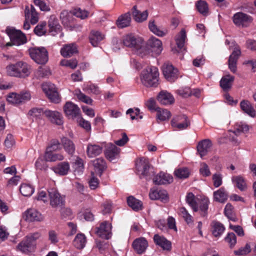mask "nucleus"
Segmentation results:
<instances>
[{
    "label": "nucleus",
    "mask_w": 256,
    "mask_h": 256,
    "mask_svg": "<svg viewBox=\"0 0 256 256\" xmlns=\"http://www.w3.org/2000/svg\"><path fill=\"white\" fill-rule=\"evenodd\" d=\"M93 165L95 170L98 172V174L100 176L103 172L106 169V163L102 158H98L93 160Z\"/></svg>",
    "instance_id": "7c9ffc66"
},
{
    "label": "nucleus",
    "mask_w": 256,
    "mask_h": 256,
    "mask_svg": "<svg viewBox=\"0 0 256 256\" xmlns=\"http://www.w3.org/2000/svg\"><path fill=\"white\" fill-rule=\"evenodd\" d=\"M112 226L110 224H108L106 222H104L101 224L99 227L97 228L96 232V234L102 239L108 240L111 238Z\"/></svg>",
    "instance_id": "9b49d317"
},
{
    "label": "nucleus",
    "mask_w": 256,
    "mask_h": 256,
    "mask_svg": "<svg viewBox=\"0 0 256 256\" xmlns=\"http://www.w3.org/2000/svg\"><path fill=\"white\" fill-rule=\"evenodd\" d=\"M232 181L234 186L240 191H245L247 189V184L246 180L242 176H233L232 178Z\"/></svg>",
    "instance_id": "cd10ccee"
},
{
    "label": "nucleus",
    "mask_w": 256,
    "mask_h": 256,
    "mask_svg": "<svg viewBox=\"0 0 256 256\" xmlns=\"http://www.w3.org/2000/svg\"><path fill=\"white\" fill-rule=\"evenodd\" d=\"M60 52L64 58H69L78 52V46L74 43L66 44L61 48Z\"/></svg>",
    "instance_id": "f3484780"
},
{
    "label": "nucleus",
    "mask_w": 256,
    "mask_h": 256,
    "mask_svg": "<svg viewBox=\"0 0 256 256\" xmlns=\"http://www.w3.org/2000/svg\"><path fill=\"white\" fill-rule=\"evenodd\" d=\"M136 50H137L138 54L142 57L146 56L152 52L148 46H142V44H140V46Z\"/></svg>",
    "instance_id": "680f3d73"
},
{
    "label": "nucleus",
    "mask_w": 256,
    "mask_h": 256,
    "mask_svg": "<svg viewBox=\"0 0 256 256\" xmlns=\"http://www.w3.org/2000/svg\"><path fill=\"white\" fill-rule=\"evenodd\" d=\"M176 93L184 98H187L191 96L192 92L191 90L189 88L186 87L178 90H176Z\"/></svg>",
    "instance_id": "774afa93"
},
{
    "label": "nucleus",
    "mask_w": 256,
    "mask_h": 256,
    "mask_svg": "<svg viewBox=\"0 0 256 256\" xmlns=\"http://www.w3.org/2000/svg\"><path fill=\"white\" fill-rule=\"evenodd\" d=\"M242 110L252 117L256 115V112L250 102L247 100H242L240 102Z\"/></svg>",
    "instance_id": "c85d7f7f"
},
{
    "label": "nucleus",
    "mask_w": 256,
    "mask_h": 256,
    "mask_svg": "<svg viewBox=\"0 0 256 256\" xmlns=\"http://www.w3.org/2000/svg\"><path fill=\"white\" fill-rule=\"evenodd\" d=\"M130 21V12H127L118 18L116 22V24L119 28H122L129 26Z\"/></svg>",
    "instance_id": "2f4dec72"
},
{
    "label": "nucleus",
    "mask_w": 256,
    "mask_h": 256,
    "mask_svg": "<svg viewBox=\"0 0 256 256\" xmlns=\"http://www.w3.org/2000/svg\"><path fill=\"white\" fill-rule=\"evenodd\" d=\"M171 123L173 128L179 130L186 129L190 125V121L184 115L178 116L174 118L172 120Z\"/></svg>",
    "instance_id": "f8f14e48"
},
{
    "label": "nucleus",
    "mask_w": 256,
    "mask_h": 256,
    "mask_svg": "<svg viewBox=\"0 0 256 256\" xmlns=\"http://www.w3.org/2000/svg\"><path fill=\"white\" fill-rule=\"evenodd\" d=\"M26 220L28 222H40L42 220V214L34 208L28 209L24 212Z\"/></svg>",
    "instance_id": "aec40b11"
},
{
    "label": "nucleus",
    "mask_w": 256,
    "mask_h": 256,
    "mask_svg": "<svg viewBox=\"0 0 256 256\" xmlns=\"http://www.w3.org/2000/svg\"><path fill=\"white\" fill-rule=\"evenodd\" d=\"M18 249L24 253L34 250L35 244L33 241H22L17 246Z\"/></svg>",
    "instance_id": "c756f323"
},
{
    "label": "nucleus",
    "mask_w": 256,
    "mask_h": 256,
    "mask_svg": "<svg viewBox=\"0 0 256 256\" xmlns=\"http://www.w3.org/2000/svg\"><path fill=\"white\" fill-rule=\"evenodd\" d=\"M49 30L50 32H58L61 30V26L55 18H50L48 22Z\"/></svg>",
    "instance_id": "37998d69"
},
{
    "label": "nucleus",
    "mask_w": 256,
    "mask_h": 256,
    "mask_svg": "<svg viewBox=\"0 0 256 256\" xmlns=\"http://www.w3.org/2000/svg\"><path fill=\"white\" fill-rule=\"evenodd\" d=\"M78 122L79 125L84 128L86 130H90L91 129V125L88 121L82 118L79 116L78 118Z\"/></svg>",
    "instance_id": "338daca9"
},
{
    "label": "nucleus",
    "mask_w": 256,
    "mask_h": 256,
    "mask_svg": "<svg viewBox=\"0 0 256 256\" xmlns=\"http://www.w3.org/2000/svg\"><path fill=\"white\" fill-rule=\"evenodd\" d=\"M198 11L202 14L206 16L208 14V8L207 3L204 0H200L196 4Z\"/></svg>",
    "instance_id": "09e8293b"
},
{
    "label": "nucleus",
    "mask_w": 256,
    "mask_h": 256,
    "mask_svg": "<svg viewBox=\"0 0 256 256\" xmlns=\"http://www.w3.org/2000/svg\"><path fill=\"white\" fill-rule=\"evenodd\" d=\"M150 164L148 158H140L136 162V168L140 175V178H145L146 180H150L148 170Z\"/></svg>",
    "instance_id": "6e6552de"
},
{
    "label": "nucleus",
    "mask_w": 256,
    "mask_h": 256,
    "mask_svg": "<svg viewBox=\"0 0 256 256\" xmlns=\"http://www.w3.org/2000/svg\"><path fill=\"white\" fill-rule=\"evenodd\" d=\"M176 176L180 178H187L190 174L188 170L186 168H180L174 171Z\"/></svg>",
    "instance_id": "13d9d810"
},
{
    "label": "nucleus",
    "mask_w": 256,
    "mask_h": 256,
    "mask_svg": "<svg viewBox=\"0 0 256 256\" xmlns=\"http://www.w3.org/2000/svg\"><path fill=\"white\" fill-rule=\"evenodd\" d=\"M162 72L164 78L170 82H174L178 78V71L172 64L164 63L162 66Z\"/></svg>",
    "instance_id": "1a4fd4ad"
},
{
    "label": "nucleus",
    "mask_w": 256,
    "mask_h": 256,
    "mask_svg": "<svg viewBox=\"0 0 256 256\" xmlns=\"http://www.w3.org/2000/svg\"><path fill=\"white\" fill-rule=\"evenodd\" d=\"M31 67L27 63L20 61L14 64H10L6 67L8 75L11 76L24 78L30 74Z\"/></svg>",
    "instance_id": "f257e3e1"
},
{
    "label": "nucleus",
    "mask_w": 256,
    "mask_h": 256,
    "mask_svg": "<svg viewBox=\"0 0 256 256\" xmlns=\"http://www.w3.org/2000/svg\"><path fill=\"white\" fill-rule=\"evenodd\" d=\"M34 4L40 8L41 10L48 12L50 10V8L48 5L43 0H34Z\"/></svg>",
    "instance_id": "69168bd1"
},
{
    "label": "nucleus",
    "mask_w": 256,
    "mask_h": 256,
    "mask_svg": "<svg viewBox=\"0 0 256 256\" xmlns=\"http://www.w3.org/2000/svg\"><path fill=\"white\" fill-rule=\"evenodd\" d=\"M148 27L150 30L159 36H163L166 34L167 31L160 30L155 24L154 21L149 22Z\"/></svg>",
    "instance_id": "49530a36"
},
{
    "label": "nucleus",
    "mask_w": 256,
    "mask_h": 256,
    "mask_svg": "<svg viewBox=\"0 0 256 256\" xmlns=\"http://www.w3.org/2000/svg\"><path fill=\"white\" fill-rule=\"evenodd\" d=\"M26 16L30 18L32 24H36L38 20V16L34 6H32L30 12H26Z\"/></svg>",
    "instance_id": "a18cd8bd"
},
{
    "label": "nucleus",
    "mask_w": 256,
    "mask_h": 256,
    "mask_svg": "<svg viewBox=\"0 0 256 256\" xmlns=\"http://www.w3.org/2000/svg\"><path fill=\"white\" fill-rule=\"evenodd\" d=\"M186 38V32L184 29H182L180 34L176 38V44L180 49L183 48Z\"/></svg>",
    "instance_id": "79ce46f5"
},
{
    "label": "nucleus",
    "mask_w": 256,
    "mask_h": 256,
    "mask_svg": "<svg viewBox=\"0 0 256 256\" xmlns=\"http://www.w3.org/2000/svg\"><path fill=\"white\" fill-rule=\"evenodd\" d=\"M46 22H42L38 24L34 29V32L38 36L44 35L46 32Z\"/></svg>",
    "instance_id": "3c124183"
},
{
    "label": "nucleus",
    "mask_w": 256,
    "mask_h": 256,
    "mask_svg": "<svg viewBox=\"0 0 256 256\" xmlns=\"http://www.w3.org/2000/svg\"><path fill=\"white\" fill-rule=\"evenodd\" d=\"M212 146V142L208 139L202 140L198 144L197 150L201 158L208 154Z\"/></svg>",
    "instance_id": "5701e85b"
},
{
    "label": "nucleus",
    "mask_w": 256,
    "mask_h": 256,
    "mask_svg": "<svg viewBox=\"0 0 256 256\" xmlns=\"http://www.w3.org/2000/svg\"><path fill=\"white\" fill-rule=\"evenodd\" d=\"M50 204L52 208L62 207L64 205V199L57 190L50 188L48 190Z\"/></svg>",
    "instance_id": "0eeeda50"
},
{
    "label": "nucleus",
    "mask_w": 256,
    "mask_h": 256,
    "mask_svg": "<svg viewBox=\"0 0 256 256\" xmlns=\"http://www.w3.org/2000/svg\"><path fill=\"white\" fill-rule=\"evenodd\" d=\"M69 170L70 165L66 162H60L54 168V172L61 176L66 175Z\"/></svg>",
    "instance_id": "473e14b6"
},
{
    "label": "nucleus",
    "mask_w": 256,
    "mask_h": 256,
    "mask_svg": "<svg viewBox=\"0 0 256 256\" xmlns=\"http://www.w3.org/2000/svg\"><path fill=\"white\" fill-rule=\"evenodd\" d=\"M232 20L234 24L238 27H247L252 22V17L246 14L238 12L234 14Z\"/></svg>",
    "instance_id": "9d476101"
},
{
    "label": "nucleus",
    "mask_w": 256,
    "mask_h": 256,
    "mask_svg": "<svg viewBox=\"0 0 256 256\" xmlns=\"http://www.w3.org/2000/svg\"><path fill=\"white\" fill-rule=\"evenodd\" d=\"M8 102L12 104H20V100L19 94L12 92L7 96Z\"/></svg>",
    "instance_id": "6e6d98bb"
},
{
    "label": "nucleus",
    "mask_w": 256,
    "mask_h": 256,
    "mask_svg": "<svg viewBox=\"0 0 256 256\" xmlns=\"http://www.w3.org/2000/svg\"><path fill=\"white\" fill-rule=\"evenodd\" d=\"M123 43L126 46L136 50L140 46V44L142 43V40L130 34L124 38Z\"/></svg>",
    "instance_id": "dca6fc26"
},
{
    "label": "nucleus",
    "mask_w": 256,
    "mask_h": 256,
    "mask_svg": "<svg viewBox=\"0 0 256 256\" xmlns=\"http://www.w3.org/2000/svg\"><path fill=\"white\" fill-rule=\"evenodd\" d=\"M132 10V16L136 22H141L147 19L148 16V12L147 10L141 12L137 9L136 6H134Z\"/></svg>",
    "instance_id": "a878e982"
},
{
    "label": "nucleus",
    "mask_w": 256,
    "mask_h": 256,
    "mask_svg": "<svg viewBox=\"0 0 256 256\" xmlns=\"http://www.w3.org/2000/svg\"><path fill=\"white\" fill-rule=\"evenodd\" d=\"M149 196L152 200H160L164 202H167L168 200V192L164 190L151 188L149 193Z\"/></svg>",
    "instance_id": "ddd939ff"
},
{
    "label": "nucleus",
    "mask_w": 256,
    "mask_h": 256,
    "mask_svg": "<svg viewBox=\"0 0 256 256\" xmlns=\"http://www.w3.org/2000/svg\"><path fill=\"white\" fill-rule=\"evenodd\" d=\"M156 110L157 112V118L160 121L168 120L170 117V112L168 110L162 109L160 108H158L156 109Z\"/></svg>",
    "instance_id": "a19ab883"
},
{
    "label": "nucleus",
    "mask_w": 256,
    "mask_h": 256,
    "mask_svg": "<svg viewBox=\"0 0 256 256\" xmlns=\"http://www.w3.org/2000/svg\"><path fill=\"white\" fill-rule=\"evenodd\" d=\"M214 200L216 202H224L228 198V194L224 188H221L218 190L214 192Z\"/></svg>",
    "instance_id": "e433bc0d"
},
{
    "label": "nucleus",
    "mask_w": 256,
    "mask_h": 256,
    "mask_svg": "<svg viewBox=\"0 0 256 256\" xmlns=\"http://www.w3.org/2000/svg\"><path fill=\"white\" fill-rule=\"evenodd\" d=\"M200 172L203 176H208L210 174V172L208 166L204 162H202L200 164Z\"/></svg>",
    "instance_id": "0e129e2a"
},
{
    "label": "nucleus",
    "mask_w": 256,
    "mask_h": 256,
    "mask_svg": "<svg viewBox=\"0 0 256 256\" xmlns=\"http://www.w3.org/2000/svg\"><path fill=\"white\" fill-rule=\"evenodd\" d=\"M209 202H210L208 198H204L200 200V210L202 212L201 214L203 216H205L206 214Z\"/></svg>",
    "instance_id": "5fc2aeb1"
},
{
    "label": "nucleus",
    "mask_w": 256,
    "mask_h": 256,
    "mask_svg": "<svg viewBox=\"0 0 256 256\" xmlns=\"http://www.w3.org/2000/svg\"><path fill=\"white\" fill-rule=\"evenodd\" d=\"M225 228L224 225L218 222H213L212 223V233L215 237L220 236L224 232Z\"/></svg>",
    "instance_id": "58836bf2"
},
{
    "label": "nucleus",
    "mask_w": 256,
    "mask_h": 256,
    "mask_svg": "<svg viewBox=\"0 0 256 256\" xmlns=\"http://www.w3.org/2000/svg\"><path fill=\"white\" fill-rule=\"evenodd\" d=\"M64 110L70 118H74L80 116V109L77 105L72 102H67L64 106Z\"/></svg>",
    "instance_id": "4468645a"
},
{
    "label": "nucleus",
    "mask_w": 256,
    "mask_h": 256,
    "mask_svg": "<svg viewBox=\"0 0 256 256\" xmlns=\"http://www.w3.org/2000/svg\"><path fill=\"white\" fill-rule=\"evenodd\" d=\"M78 61L76 59H72L70 60H63L60 62V64L62 66L69 67L72 69H74L78 66Z\"/></svg>",
    "instance_id": "bf43d9fd"
},
{
    "label": "nucleus",
    "mask_w": 256,
    "mask_h": 256,
    "mask_svg": "<svg viewBox=\"0 0 256 256\" xmlns=\"http://www.w3.org/2000/svg\"><path fill=\"white\" fill-rule=\"evenodd\" d=\"M156 244L161 248L164 250H170L172 243L170 241H154Z\"/></svg>",
    "instance_id": "e2e57ef3"
},
{
    "label": "nucleus",
    "mask_w": 256,
    "mask_h": 256,
    "mask_svg": "<svg viewBox=\"0 0 256 256\" xmlns=\"http://www.w3.org/2000/svg\"><path fill=\"white\" fill-rule=\"evenodd\" d=\"M148 46L152 52L156 55H159L162 52V42L156 38L152 37L148 40Z\"/></svg>",
    "instance_id": "412c9836"
},
{
    "label": "nucleus",
    "mask_w": 256,
    "mask_h": 256,
    "mask_svg": "<svg viewBox=\"0 0 256 256\" xmlns=\"http://www.w3.org/2000/svg\"><path fill=\"white\" fill-rule=\"evenodd\" d=\"M61 149L60 143L56 139H53L50 140V144L46 148V151L54 152Z\"/></svg>",
    "instance_id": "8fccbe9b"
},
{
    "label": "nucleus",
    "mask_w": 256,
    "mask_h": 256,
    "mask_svg": "<svg viewBox=\"0 0 256 256\" xmlns=\"http://www.w3.org/2000/svg\"><path fill=\"white\" fill-rule=\"evenodd\" d=\"M127 202L128 205L135 211L141 210L142 208V202L132 196L128 198Z\"/></svg>",
    "instance_id": "72a5a7b5"
},
{
    "label": "nucleus",
    "mask_w": 256,
    "mask_h": 256,
    "mask_svg": "<svg viewBox=\"0 0 256 256\" xmlns=\"http://www.w3.org/2000/svg\"><path fill=\"white\" fill-rule=\"evenodd\" d=\"M104 144H103L88 143L86 147V154L89 158H94L102 154Z\"/></svg>",
    "instance_id": "2eb2a0df"
},
{
    "label": "nucleus",
    "mask_w": 256,
    "mask_h": 256,
    "mask_svg": "<svg viewBox=\"0 0 256 256\" xmlns=\"http://www.w3.org/2000/svg\"><path fill=\"white\" fill-rule=\"evenodd\" d=\"M236 130L233 132L236 135L238 134L240 132H246L249 130L248 126L242 122L238 123L235 126Z\"/></svg>",
    "instance_id": "4d7b16f0"
},
{
    "label": "nucleus",
    "mask_w": 256,
    "mask_h": 256,
    "mask_svg": "<svg viewBox=\"0 0 256 256\" xmlns=\"http://www.w3.org/2000/svg\"><path fill=\"white\" fill-rule=\"evenodd\" d=\"M157 100L162 105H170L174 102L173 96L166 90L160 91L157 96Z\"/></svg>",
    "instance_id": "a211bd4d"
},
{
    "label": "nucleus",
    "mask_w": 256,
    "mask_h": 256,
    "mask_svg": "<svg viewBox=\"0 0 256 256\" xmlns=\"http://www.w3.org/2000/svg\"><path fill=\"white\" fill-rule=\"evenodd\" d=\"M84 90L89 94H92L95 95L100 94L101 92L99 87L95 84L87 85L84 87Z\"/></svg>",
    "instance_id": "603ef678"
},
{
    "label": "nucleus",
    "mask_w": 256,
    "mask_h": 256,
    "mask_svg": "<svg viewBox=\"0 0 256 256\" xmlns=\"http://www.w3.org/2000/svg\"><path fill=\"white\" fill-rule=\"evenodd\" d=\"M20 191L24 196H30L34 192V189L32 185L24 183L20 185Z\"/></svg>",
    "instance_id": "ea45409f"
},
{
    "label": "nucleus",
    "mask_w": 256,
    "mask_h": 256,
    "mask_svg": "<svg viewBox=\"0 0 256 256\" xmlns=\"http://www.w3.org/2000/svg\"><path fill=\"white\" fill-rule=\"evenodd\" d=\"M61 142L65 151L70 155H73L75 152V145L73 142L66 137L61 138Z\"/></svg>",
    "instance_id": "bb28decb"
},
{
    "label": "nucleus",
    "mask_w": 256,
    "mask_h": 256,
    "mask_svg": "<svg viewBox=\"0 0 256 256\" xmlns=\"http://www.w3.org/2000/svg\"><path fill=\"white\" fill-rule=\"evenodd\" d=\"M53 152L46 151L44 158L48 162L62 160L64 159V156L61 154H54Z\"/></svg>",
    "instance_id": "4c0bfd02"
},
{
    "label": "nucleus",
    "mask_w": 256,
    "mask_h": 256,
    "mask_svg": "<svg viewBox=\"0 0 256 256\" xmlns=\"http://www.w3.org/2000/svg\"><path fill=\"white\" fill-rule=\"evenodd\" d=\"M74 94L79 100L86 104H92L93 101L92 100L90 97L82 93L80 90H75Z\"/></svg>",
    "instance_id": "c03bdc74"
},
{
    "label": "nucleus",
    "mask_w": 256,
    "mask_h": 256,
    "mask_svg": "<svg viewBox=\"0 0 256 256\" xmlns=\"http://www.w3.org/2000/svg\"><path fill=\"white\" fill-rule=\"evenodd\" d=\"M50 74V70L47 67L40 66L36 72V76L40 78L46 77Z\"/></svg>",
    "instance_id": "864d4df0"
},
{
    "label": "nucleus",
    "mask_w": 256,
    "mask_h": 256,
    "mask_svg": "<svg viewBox=\"0 0 256 256\" xmlns=\"http://www.w3.org/2000/svg\"><path fill=\"white\" fill-rule=\"evenodd\" d=\"M153 181L156 184H169L172 182L173 178L169 174L161 172L154 178Z\"/></svg>",
    "instance_id": "4be33fe9"
},
{
    "label": "nucleus",
    "mask_w": 256,
    "mask_h": 256,
    "mask_svg": "<svg viewBox=\"0 0 256 256\" xmlns=\"http://www.w3.org/2000/svg\"><path fill=\"white\" fill-rule=\"evenodd\" d=\"M230 48H233V50L232 54L230 56L228 64V68L233 73H235L237 70V62L241 55V50L240 47L235 42H232Z\"/></svg>",
    "instance_id": "423d86ee"
},
{
    "label": "nucleus",
    "mask_w": 256,
    "mask_h": 256,
    "mask_svg": "<svg viewBox=\"0 0 256 256\" xmlns=\"http://www.w3.org/2000/svg\"><path fill=\"white\" fill-rule=\"evenodd\" d=\"M104 38L105 36L104 34L96 30H92L89 36L90 42L94 47L97 46Z\"/></svg>",
    "instance_id": "393cba45"
},
{
    "label": "nucleus",
    "mask_w": 256,
    "mask_h": 256,
    "mask_svg": "<svg viewBox=\"0 0 256 256\" xmlns=\"http://www.w3.org/2000/svg\"><path fill=\"white\" fill-rule=\"evenodd\" d=\"M42 88L52 102L54 103L60 102V97L54 84L50 82H45L42 84Z\"/></svg>",
    "instance_id": "39448f33"
},
{
    "label": "nucleus",
    "mask_w": 256,
    "mask_h": 256,
    "mask_svg": "<svg viewBox=\"0 0 256 256\" xmlns=\"http://www.w3.org/2000/svg\"><path fill=\"white\" fill-rule=\"evenodd\" d=\"M30 58L38 64H45L48 60V52L44 47H34L28 49Z\"/></svg>",
    "instance_id": "20e7f679"
},
{
    "label": "nucleus",
    "mask_w": 256,
    "mask_h": 256,
    "mask_svg": "<svg viewBox=\"0 0 256 256\" xmlns=\"http://www.w3.org/2000/svg\"><path fill=\"white\" fill-rule=\"evenodd\" d=\"M159 72L155 66L148 67L144 69L140 74L142 84L147 87H156L158 84Z\"/></svg>",
    "instance_id": "f03ea898"
},
{
    "label": "nucleus",
    "mask_w": 256,
    "mask_h": 256,
    "mask_svg": "<svg viewBox=\"0 0 256 256\" xmlns=\"http://www.w3.org/2000/svg\"><path fill=\"white\" fill-rule=\"evenodd\" d=\"M44 114L52 122L57 125H62L63 124V118L62 114L59 112L46 110L44 112Z\"/></svg>",
    "instance_id": "6ab92c4d"
},
{
    "label": "nucleus",
    "mask_w": 256,
    "mask_h": 256,
    "mask_svg": "<svg viewBox=\"0 0 256 256\" xmlns=\"http://www.w3.org/2000/svg\"><path fill=\"white\" fill-rule=\"evenodd\" d=\"M6 32L10 38V42L6 43V46H19L26 42V36L21 30L14 28H7Z\"/></svg>",
    "instance_id": "7ed1b4c3"
},
{
    "label": "nucleus",
    "mask_w": 256,
    "mask_h": 256,
    "mask_svg": "<svg viewBox=\"0 0 256 256\" xmlns=\"http://www.w3.org/2000/svg\"><path fill=\"white\" fill-rule=\"evenodd\" d=\"M73 14L76 16L81 19H85L88 17L89 12L84 10L78 8L74 10Z\"/></svg>",
    "instance_id": "052dcab7"
},
{
    "label": "nucleus",
    "mask_w": 256,
    "mask_h": 256,
    "mask_svg": "<svg viewBox=\"0 0 256 256\" xmlns=\"http://www.w3.org/2000/svg\"><path fill=\"white\" fill-rule=\"evenodd\" d=\"M120 150V149L118 148L114 144L111 143L108 144L105 152L106 156L108 159L112 161L118 157Z\"/></svg>",
    "instance_id": "b1692460"
},
{
    "label": "nucleus",
    "mask_w": 256,
    "mask_h": 256,
    "mask_svg": "<svg viewBox=\"0 0 256 256\" xmlns=\"http://www.w3.org/2000/svg\"><path fill=\"white\" fill-rule=\"evenodd\" d=\"M132 246L138 254H142L145 252L148 244L147 241H133Z\"/></svg>",
    "instance_id": "f704fd0d"
},
{
    "label": "nucleus",
    "mask_w": 256,
    "mask_h": 256,
    "mask_svg": "<svg viewBox=\"0 0 256 256\" xmlns=\"http://www.w3.org/2000/svg\"><path fill=\"white\" fill-rule=\"evenodd\" d=\"M234 80V76L227 75L222 78L220 81V86L224 90H228L230 88Z\"/></svg>",
    "instance_id": "c9c22d12"
},
{
    "label": "nucleus",
    "mask_w": 256,
    "mask_h": 256,
    "mask_svg": "<svg viewBox=\"0 0 256 256\" xmlns=\"http://www.w3.org/2000/svg\"><path fill=\"white\" fill-rule=\"evenodd\" d=\"M186 201L189 206L193 209L194 211L197 212L198 210V208L195 200V196L192 193L189 192L187 194L186 196Z\"/></svg>",
    "instance_id": "de8ad7c7"
}]
</instances>
